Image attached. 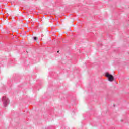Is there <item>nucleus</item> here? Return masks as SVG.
<instances>
[{
  "label": "nucleus",
  "mask_w": 129,
  "mask_h": 129,
  "mask_svg": "<svg viewBox=\"0 0 129 129\" xmlns=\"http://www.w3.org/2000/svg\"><path fill=\"white\" fill-rule=\"evenodd\" d=\"M2 101L3 102V105L4 107H7V105L9 104V99L7 97L4 96L2 98Z\"/></svg>",
  "instance_id": "1"
},
{
  "label": "nucleus",
  "mask_w": 129,
  "mask_h": 129,
  "mask_svg": "<svg viewBox=\"0 0 129 129\" xmlns=\"http://www.w3.org/2000/svg\"><path fill=\"white\" fill-rule=\"evenodd\" d=\"M105 76L108 79V80L111 82H112V81L114 80V78L113 77V76H112L111 74L108 73H106Z\"/></svg>",
  "instance_id": "2"
},
{
  "label": "nucleus",
  "mask_w": 129,
  "mask_h": 129,
  "mask_svg": "<svg viewBox=\"0 0 129 129\" xmlns=\"http://www.w3.org/2000/svg\"><path fill=\"white\" fill-rule=\"evenodd\" d=\"M34 40H37V37H34Z\"/></svg>",
  "instance_id": "3"
},
{
  "label": "nucleus",
  "mask_w": 129,
  "mask_h": 129,
  "mask_svg": "<svg viewBox=\"0 0 129 129\" xmlns=\"http://www.w3.org/2000/svg\"><path fill=\"white\" fill-rule=\"evenodd\" d=\"M57 53H59V51H57Z\"/></svg>",
  "instance_id": "4"
}]
</instances>
